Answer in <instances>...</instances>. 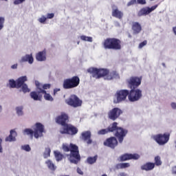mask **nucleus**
I'll list each match as a JSON object with an SVG mask.
<instances>
[{
  "instance_id": "5",
  "label": "nucleus",
  "mask_w": 176,
  "mask_h": 176,
  "mask_svg": "<svg viewBox=\"0 0 176 176\" xmlns=\"http://www.w3.org/2000/svg\"><path fill=\"white\" fill-rule=\"evenodd\" d=\"M45 131V126L41 122H37L35 124L34 131L31 129H25L23 131V134L25 135H30L31 140L32 138H39V137H43V132Z\"/></svg>"
},
{
  "instance_id": "29",
  "label": "nucleus",
  "mask_w": 176,
  "mask_h": 176,
  "mask_svg": "<svg viewBox=\"0 0 176 176\" xmlns=\"http://www.w3.org/2000/svg\"><path fill=\"white\" fill-rule=\"evenodd\" d=\"M45 163L47 165L48 168H50L51 171H56V168H57V166H55L54 164H53V162L50 160L46 161Z\"/></svg>"
},
{
  "instance_id": "17",
  "label": "nucleus",
  "mask_w": 176,
  "mask_h": 176,
  "mask_svg": "<svg viewBox=\"0 0 176 176\" xmlns=\"http://www.w3.org/2000/svg\"><path fill=\"white\" fill-rule=\"evenodd\" d=\"M103 144L104 146H109L111 149H115V147L118 146V140L115 137H111L107 138Z\"/></svg>"
},
{
  "instance_id": "31",
  "label": "nucleus",
  "mask_w": 176,
  "mask_h": 176,
  "mask_svg": "<svg viewBox=\"0 0 176 176\" xmlns=\"http://www.w3.org/2000/svg\"><path fill=\"white\" fill-rule=\"evenodd\" d=\"M129 167H130V163H120L116 165V168H118V170L127 168Z\"/></svg>"
},
{
  "instance_id": "10",
  "label": "nucleus",
  "mask_w": 176,
  "mask_h": 176,
  "mask_svg": "<svg viewBox=\"0 0 176 176\" xmlns=\"http://www.w3.org/2000/svg\"><path fill=\"white\" fill-rule=\"evenodd\" d=\"M142 78L137 76H131L126 80V85L129 89H138V87L141 85Z\"/></svg>"
},
{
  "instance_id": "51",
  "label": "nucleus",
  "mask_w": 176,
  "mask_h": 176,
  "mask_svg": "<svg viewBox=\"0 0 176 176\" xmlns=\"http://www.w3.org/2000/svg\"><path fill=\"white\" fill-rule=\"evenodd\" d=\"M11 68L12 69H17V64H14V65H12Z\"/></svg>"
},
{
  "instance_id": "32",
  "label": "nucleus",
  "mask_w": 176,
  "mask_h": 176,
  "mask_svg": "<svg viewBox=\"0 0 176 176\" xmlns=\"http://www.w3.org/2000/svg\"><path fill=\"white\" fill-rule=\"evenodd\" d=\"M8 82L10 89H17V80L10 79Z\"/></svg>"
},
{
  "instance_id": "46",
  "label": "nucleus",
  "mask_w": 176,
  "mask_h": 176,
  "mask_svg": "<svg viewBox=\"0 0 176 176\" xmlns=\"http://www.w3.org/2000/svg\"><path fill=\"white\" fill-rule=\"evenodd\" d=\"M53 17H54V14H53V13L47 14V19H53Z\"/></svg>"
},
{
  "instance_id": "34",
  "label": "nucleus",
  "mask_w": 176,
  "mask_h": 176,
  "mask_svg": "<svg viewBox=\"0 0 176 176\" xmlns=\"http://www.w3.org/2000/svg\"><path fill=\"white\" fill-rule=\"evenodd\" d=\"M21 87V90H22L23 93H24V94L30 93V91H31V89H30V88H28V85L27 84L22 85Z\"/></svg>"
},
{
  "instance_id": "7",
  "label": "nucleus",
  "mask_w": 176,
  "mask_h": 176,
  "mask_svg": "<svg viewBox=\"0 0 176 176\" xmlns=\"http://www.w3.org/2000/svg\"><path fill=\"white\" fill-rule=\"evenodd\" d=\"M80 83V78L79 76H74L69 78H66L63 80V87L65 90H68L69 89H75V87H78Z\"/></svg>"
},
{
  "instance_id": "13",
  "label": "nucleus",
  "mask_w": 176,
  "mask_h": 176,
  "mask_svg": "<svg viewBox=\"0 0 176 176\" xmlns=\"http://www.w3.org/2000/svg\"><path fill=\"white\" fill-rule=\"evenodd\" d=\"M154 140L159 145H165L170 140V133H160L154 136Z\"/></svg>"
},
{
  "instance_id": "40",
  "label": "nucleus",
  "mask_w": 176,
  "mask_h": 176,
  "mask_svg": "<svg viewBox=\"0 0 176 176\" xmlns=\"http://www.w3.org/2000/svg\"><path fill=\"white\" fill-rule=\"evenodd\" d=\"M147 43H148V41H146V40H144V41H142L139 44V49H142L144 46H146Z\"/></svg>"
},
{
  "instance_id": "24",
  "label": "nucleus",
  "mask_w": 176,
  "mask_h": 176,
  "mask_svg": "<svg viewBox=\"0 0 176 176\" xmlns=\"http://www.w3.org/2000/svg\"><path fill=\"white\" fill-rule=\"evenodd\" d=\"M37 61H46V51L43 50L36 54Z\"/></svg>"
},
{
  "instance_id": "27",
  "label": "nucleus",
  "mask_w": 176,
  "mask_h": 176,
  "mask_svg": "<svg viewBox=\"0 0 176 176\" xmlns=\"http://www.w3.org/2000/svg\"><path fill=\"white\" fill-rule=\"evenodd\" d=\"M41 93L42 96L44 95V100H45L46 101H54V99L53 98L52 95H50V94H47L46 90H41Z\"/></svg>"
},
{
  "instance_id": "36",
  "label": "nucleus",
  "mask_w": 176,
  "mask_h": 176,
  "mask_svg": "<svg viewBox=\"0 0 176 176\" xmlns=\"http://www.w3.org/2000/svg\"><path fill=\"white\" fill-rule=\"evenodd\" d=\"M80 40L81 41H85L87 42H93V38L86 36L85 35L80 36Z\"/></svg>"
},
{
  "instance_id": "16",
  "label": "nucleus",
  "mask_w": 176,
  "mask_h": 176,
  "mask_svg": "<svg viewBox=\"0 0 176 176\" xmlns=\"http://www.w3.org/2000/svg\"><path fill=\"white\" fill-rule=\"evenodd\" d=\"M158 5L153 6L151 8L144 7L140 10L138 12V17H142V16H148L150 13H152L157 8Z\"/></svg>"
},
{
  "instance_id": "39",
  "label": "nucleus",
  "mask_w": 176,
  "mask_h": 176,
  "mask_svg": "<svg viewBox=\"0 0 176 176\" xmlns=\"http://www.w3.org/2000/svg\"><path fill=\"white\" fill-rule=\"evenodd\" d=\"M22 149L26 152H30V151H31V147H30V145L26 144L22 146Z\"/></svg>"
},
{
  "instance_id": "52",
  "label": "nucleus",
  "mask_w": 176,
  "mask_h": 176,
  "mask_svg": "<svg viewBox=\"0 0 176 176\" xmlns=\"http://www.w3.org/2000/svg\"><path fill=\"white\" fill-rule=\"evenodd\" d=\"M119 175L120 176H127V174H126L125 173H120V174H119Z\"/></svg>"
},
{
  "instance_id": "56",
  "label": "nucleus",
  "mask_w": 176,
  "mask_h": 176,
  "mask_svg": "<svg viewBox=\"0 0 176 176\" xmlns=\"http://www.w3.org/2000/svg\"><path fill=\"white\" fill-rule=\"evenodd\" d=\"M102 176H108V175H107V174H104Z\"/></svg>"
},
{
  "instance_id": "33",
  "label": "nucleus",
  "mask_w": 176,
  "mask_h": 176,
  "mask_svg": "<svg viewBox=\"0 0 176 176\" xmlns=\"http://www.w3.org/2000/svg\"><path fill=\"white\" fill-rule=\"evenodd\" d=\"M154 162H155L154 163L155 166H162V158L159 155H157L155 157Z\"/></svg>"
},
{
  "instance_id": "42",
  "label": "nucleus",
  "mask_w": 176,
  "mask_h": 176,
  "mask_svg": "<svg viewBox=\"0 0 176 176\" xmlns=\"http://www.w3.org/2000/svg\"><path fill=\"white\" fill-rule=\"evenodd\" d=\"M135 3H137V0H131V1L127 3V6H131V5H135Z\"/></svg>"
},
{
  "instance_id": "3",
  "label": "nucleus",
  "mask_w": 176,
  "mask_h": 176,
  "mask_svg": "<svg viewBox=\"0 0 176 176\" xmlns=\"http://www.w3.org/2000/svg\"><path fill=\"white\" fill-rule=\"evenodd\" d=\"M62 149L64 152H70L69 160L74 164H78L80 161V155H79V147L76 144L71 143L69 145L63 144Z\"/></svg>"
},
{
  "instance_id": "26",
  "label": "nucleus",
  "mask_w": 176,
  "mask_h": 176,
  "mask_svg": "<svg viewBox=\"0 0 176 176\" xmlns=\"http://www.w3.org/2000/svg\"><path fill=\"white\" fill-rule=\"evenodd\" d=\"M112 16L113 17H116V19H122L123 18V13L122 11L119 10L118 8L113 10L112 11Z\"/></svg>"
},
{
  "instance_id": "55",
  "label": "nucleus",
  "mask_w": 176,
  "mask_h": 176,
  "mask_svg": "<svg viewBox=\"0 0 176 176\" xmlns=\"http://www.w3.org/2000/svg\"><path fill=\"white\" fill-rule=\"evenodd\" d=\"M162 65H164V67H166V64L165 63H162Z\"/></svg>"
},
{
  "instance_id": "15",
  "label": "nucleus",
  "mask_w": 176,
  "mask_h": 176,
  "mask_svg": "<svg viewBox=\"0 0 176 176\" xmlns=\"http://www.w3.org/2000/svg\"><path fill=\"white\" fill-rule=\"evenodd\" d=\"M123 113V111L118 107H115L108 112V118L111 120H116L120 115Z\"/></svg>"
},
{
  "instance_id": "28",
  "label": "nucleus",
  "mask_w": 176,
  "mask_h": 176,
  "mask_svg": "<svg viewBox=\"0 0 176 176\" xmlns=\"http://www.w3.org/2000/svg\"><path fill=\"white\" fill-rule=\"evenodd\" d=\"M97 159H98V155H94V157H88L87 159V163L88 164H94L96 162H97Z\"/></svg>"
},
{
  "instance_id": "1",
  "label": "nucleus",
  "mask_w": 176,
  "mask_h": 176,
  "mask_svg": "<svg viewBox=\"0 0 176 176\" xmlns=\"http://www.w3.org/2000/svg\"><path fill=\"white\" fill-rule=\"evenodd\" d=\"M114 131H116L114 134L115 137L118 138V142L122 144L123 140H124V137L127 135L129 131L122 127L118 126V122H113L107 129L99 130L98 134V135H105V134H108V133H114Z\"/></svg>"
},
{
  "instance_id": "48",
  "label": "nucleus",
  "mask_w": 176,
  "mask_h": 176,
  "mask_svg": "<svg viewBox=\"0 0 176 176\" xmlns=\"http://www.w3.org/2000/svg\"><path fill=\"white\" fill-rule=\"evenodd\" d=\"M60 89H58V88H56V89H54V96H56V94H57V92L58 91H60Z\"/></svg>"
},
{
  "instance_id": "20",
  "label": "nucleus",
  "mask_w": 176,
  "mask_h": 176,
  "mask_svg": "<svg viewBox=\"0 0 176 176\" xmlns=\"http://www.w3.org/2000/svg\"><path fill=\"white\" fill-rule=\"evenodd\" d=\"M132 30L133 31V34L135 35H138L142 31V26L138 22H133L132 23Z\"/></svg>"
},
{
  "instance_id": "35",
  "label": "nucleus",
  "mask_w": 176,
  "mask_h": 176,
  "mask_svg": "<svg viewBox=\"0 0 176 176\" xmlns=\"http://www.w3.org/2000/svg\"><path fill=\"white\" fill-rule=\"evenodd\" d=\"M52 152V150L50 148H46L45 151L44 152L43 156L45 159H47V157H50V153Z\"/></svg>"
},
{
  "instance_id": "47",
  "label": "nucleus",
  "mask_w": 176,
  "mask_h": 176,
  "mask_svg": "<svg viewBox=\"0 0 176 176\" xmlns=\"http://www.w3.org/2000/svg\"><path fill=\"white\" fill-rule=\"evenodd\" d=\"M77 173L78 174H80V175H83V171H82V169H80V168H77Z\"/></svg>"
},
{
  "instance_id": "50",
  "label": "nucleus",
  "mask_w": 176,
  "mask_h": 176,
  "mask_svg": "<svg viewBox=\"0 0 176 176\" xmlns=\"http://www.w3.org/2000/svg\"><path fill=\"white\" fill-rule=\"evenodd\" d=\"M170 105H171L173 109H176V103L175 102H172L170 104Z\"/></svg>"
},
{
  "instance_id": "38",
  "label": "nucleus",
  "mask_w": 176,
  "mask_h": 176,
  "mask_svg": "<svg viewBox=\"0 0 176 176\" xmlns=\"http://www.w3.org/2000/svg\"><path fill=\"white\" fill-rule=\"evenodd\" d=\"M5 23V18L0 16V30L3 28V24Z\"/></svg>"
},
{
  "instance_id": "49",
  "label": "nucleus",
  "mask_w": 176,
  "mask_h": 176,
  "mask_svg": "<svg viewBox=\"0 0 176 176\" xmlns=\"http://www.w3.org/2000/svg\"><path fill=\"white\" fill-rule=\"evenodd\" d=\"M172 174H174L175 175H176V166L173 167Z\"/></svg>"
},
{
  "instance_id": "8",
  "label": "nucleus",
  "mask_w": 176,
  "mask_h": 176,
  "mask_svg": "<svg viewBox=\"0 0 176 176\" xmlns=\"http://www.w3.org/2000/svg\"><path fill=\"white\" fill-rule=\"evenodd\" d=\"M142 98V91L140 89H131L129 90L128 99L130 102L140 101Z\"/></svg>"
},
{
  "instance_id": "18",
  "label": "nucleus",
  "mask_w": 176,
  "mask_h": 176,
  "mask_svg": "<svg viewBox=\"0 0 176 176\" xmlns=\"http://www.w3.org/2000/svg\"><path fill=\"white\" fill-rule=\"evenodd\" d=\"M140 155L125 153L120 157V162H126L127 160H138Z\"/></svg>"
},
{
  "instance_id": "6",
  "label": "nucleus",
  "mask_w": 176,
  "mask_h": 176,
  "mask_svg": "<svg viewBox=\"0 0 176 176\" xmlns=\"http://www.w3.org/2000/svg\"><path fill=\"white\" fill-rule=\"evenodd\" d=\"M103 47L106 50H120L122 41L116 38H107L103 42Z\"/></svg>"
},
{
  "instance_id": "43",
  "label": "nucleus",
  "mask_w": 176,
  "mask_h": 176,
  "mask_svg": "<svg viewBox=\"0 0 176 176\" xmlns=\"http://www.w3.org/2000/svg\"><path fill=\"white\" fill-rule=\"evenodd\" d=\"M137 3L140 5H145L146 4V0H137Z\"/></svg>"
},
{
  "instance_id": "11",
  "label": "nucleus",
  "mask_w": 176,
  "mask_h": 176,
  "mask_svg": "<svg viewBox=\"0 0 176 176\" xmlns=\"http://www.w3.org/2000/svg\"><path fill=\"white\" fill-rule=\"evenodd\" d=\"M127 97H129L128 89L118 90L115 94V98L116 100H114V102H116V104L123 102V101H126V100H127Z\"/></svg>"
},
{
  "instance_id": "41",
  "label": "nucleus",
  "mask_w": 176,
  "mask_h": 176,
  "mask_svg": "<svg viewBox=\"0 0 176 176\" xmlns=\"http://www.w3.org/2000/svg\"><path fill=\"white\" fill-rule=\"evenodd\" d=\"M25 0H15L14 1V5H20V3H23Z\"/></svg>"
},
{
  "instance_id": "44",
  "label": "nucleus",
  "mask_w": 176,
  "mask_h": 176,
  "mask_svg": "<svg viewBox=\"0 0 176 176\" xmlns=\"http://www.w3.org/2000/svg\"><path fill=\"white\" fill-rule=\"evenodd\" d=\"M46 20H47L46 16H43L41 18H40V19H38V21H39L40 23H45V21H46Z\"/></svg>"
},
{
  "instance_id": "30",
  "label": "nucleus",
  "mask_w": 176,
  "mask_h": 176,
  "mask_svg": "<svg viewBox=\"0 0 176 176\" xmlns=\"http://www.w3.org/2000/svg\"><path fill=\"white\" fill-rule=\"evenodd\" d=\"M54 153L57 162H61L64 159V155L61 154L59 151H54Z\"/></svg>"
},
{
  "instance_id": "19",
  "label": "nucleus",
  "mask_w": 176,
  "mask_h": 176,
  "mask_svg": "<svg viewBox=\"0 0 176 176\" xmlns=\"http://www.w3.org/2000/svg\"><path fill=\"white\" fill-rule=\"evenodd\" d=\"M81 140L83 141H87V144L88 145H90V144H92L93 140H91V132L89 131H84L81 133Z\"/></svg>"
},
{
  "instance_id": "12",
  "label": "nucleus",
  "mask_w": 176,
  "mask_h": 176,
  "mask_svg": "<svg viewBox=\"0 0 176 176\" xmlns=\"http://www.w3.org/2000/svg\"><path fill=\"white\" fill-rule=\"evenodd\" d=\"M79 129L72 124H67L63 126V130H60V134H67V135H76Z\"/></svg>"
},
{
  "instance_id": "22",
  "label": "nucleus",
  "mask_w": 176,
  "mask_h": 176,
  "mask_svg": "<svg viewBox=\"0 0 176 176\" xmlns=\"http://www.w3.org/2000/svg\"><path fill=\"white\" fill-rule=\"evenodd\" d=\"M28 80V78L26 76H23L17 78L16 80V85H17V89L21 88L23 85H25V82Z\"/></svg>"
},
{
  "instance_id": "4",
  "label": "nucleus",
  "mask_w": 176,
  "mask_h": 176,
  "mask_svg": "<svg viewBox=\"0 0 176 176\" xmlns=\"http://www.w3.org/2000/svg\"><path fill=\"white\" fill-rule=\"evenodd\" d=\"M36 90L30 92V98L34 100V101H42V98H43V95H42V90H47V89H50L52 85L50 84H42L39 82V81H35Z\"/></svg>"
},
{
  "instance_id": "25",
  "label": "nucleus",
  "mask_w": 176,
  "mask_h": 176,
  "mask_svg": "<svg viewBox=\"0 0 176 176\" xmlns=\"http://www.w3.org/2000/svg\"><path fill=\"white\" fill-rule=\"evenodd\" d=\"M21 63H29V64H32L34 63V57H32V54H26L23 56L21 59Z\"/></svg>"
},
{
  "instance_id": "9",
  "label": "nucleus",
  "mask_w": 176,
  "mask_h": 176,
  "mask_svg": "<svg viewBox=\"0 0 176 176\" xmlns=\"http://www.w3.org/2000/svg\"><path fill=\"white\" fill-rule=\"evenodd\" d=\"M82 101L78 97V96L75 94H72L69 96V98L66 100V104L72 107L73 108H78L79 107H82Z\"/></svg>"
},
{
  "instance_id": "2",
  "label": "nucleus",
  "mask_w": 176,
  "mask_h": 176,
  "mask_svg": "<svg viewBox=\"0 0 176 176\" xmlns=\"http://www.w3.org/2000/svg\"><path fill=\"white\" fill-rule=\"evenodd\" d=\"M87 72L91 74L93 78H96V79L104 78L105 80H112V79H119V78H120L117 72H109V70L107 69L91 67L87 69Z\"/></svg>"
},
{
  "instance_id": "53",
  "label": "nucleus",
  "mask_w": 176,
  "mask_h": 176,
  "mask_svg": "<svg viewBox=\"0 0 176 176\" xmlns=\"http://www.w3.org/2000/svg\"><path fill=\"white\" fill-rule=\"evenodd\" d=\"M128 36H129V38H132V36L130 34L128 35Z\"/></svg>"
},
{
  "instance_id": "21",
  "label": "nucleus",
  "mask_w": 176,
  "mask_h": 176,
  "mask_svg": "<svg viewBox=\"0 0 176 176\" xmlns=\"http://www.w3.org/2000/svg\"><path fill=\"white\" fill-rule=\"evenodd\" d=\"M155 168V163L147 162L141 166V170L144 171H151Z\"/></svg>"
},
{
  "instance_id": "37",
  "label": "nucleus",
  "mask_w": 176,
  "mask_h": 176,
  "mask_svg": "<svg viewBox=\"0 0 176 176\" xmlns=\"http://www.w3.org/2000/svg\"><path fill=\"white\" fill-rule=\"evenodd\" d=\"M16 113L19 116H23V107H18L16 108Z\"/></svg>"
},
{
  "instance_id": "23",
  "label": "nucleus",
  "mask_w": 176,
  "mask_h": 176,
  "mask_svg": "<svg viewBox=\"0 0 176 176\" xmlns=\"http://www.w3.org/2000/svg\"><path fill=\"white\" fill-rule=\"evenodd\" d=\"M8 137L6 138V141L12 142V141H16V137H17V132L14 129H12L10 132Z\"/></svg>"
},
{
  "instance_id": "14",
  "label": "nucleus",
  "mask_w": 176,
  "mask_h": 176,
  "mask_svg": "<svg viewBox=\"0 0 176 176\" xmlns=\"http://www.w3.org/2000/svg\"><path fill=\"white\" fill-rule=\"evenodd\" d=\"M68 122H69V117H68V114L65 113H61L60 115L56 118V122L58 124H60V126H63V127H65V126L68 124Z\"/></svg>"
},
{
  "instance_id": "54",
  "label": "nucleus",
  "mask_w": 176,
  "mask_h": 176,
  "mask_svg": "<svg viewBox=\"0 0 176 176\" xmlns=\"http://www.w3.org/2000/svg\"><path fill=\"white\" fill-rule=\"evenodd\" d=\"M2 111V107L0 106V112Z\"/></svg>"
},
{
  "instance_id": "45",
  "label": "nucleus",
  "mask_w": 176,
  "mask_h": 176,
  "mask_svg": "<svg viewBox=\"0 0 176 176\" xmlns=\"http://www.w3.org/2000/svg\"><path fill=\"white\" fill-rule=\"evenodd\" d=\"M3 152V149L2 148V140L0 138V153H2Z\"/></svg>"
}]
</instances>
